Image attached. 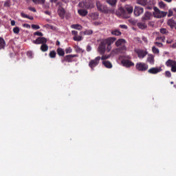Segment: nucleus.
<instances>
[{
  "label": "nucleus",
  "mask_w": 176,
  "mask_h": 176,
  "mask_svg": "<svg viewBox=\"0 0 176 176\" xmlns=\"http://www.w3.org/2000/svg\"><path fill=\"white\" fill-rule=\"evenodd\" d=\"M116 42V37H109L103 41L98 47V52L100 54H104L105 50L107 52H111L112 49V44Z\"/></svg>",
  "instance_id": "1"
},
{
  "label": "nucleus",
  "mask_w": 176,
  "mask_h": 176,
  "mask_svg": "<svg viewBox=\"0 0 176 176\" xmlns=\"http://www.w3.org/2000/svg\"><path fill=\"white\" fill-rule=\"evenodd\" d=\"M126 43L127 41L124 38H119L115 43L117 48L112 50V53L114 54H120L124 53L127 50V47H126Z\"/></svg>",
  "instance_id": "2"
},
{
  "label": "nucleus",
  "mask_w": 176,
  "mask_h": 176,
  "mask_svg": "<svg viewBox=\"0 0 176 176\" xmlns=\"http://www.w3.org/2000/svg\"><path fill=\"white\" fill-rule=\"evenodd\" d=\"M74 57H78V54H69L63 56L61 60V63H74L76 62V59H74Z\"/></svg>",
  "instance_id": "3"
},
{
  "label": "nucleus",
  "mask_w": 176,
  "mask_h": 176,
  "mask_svg": "<svg viewBox=\"0 0 176 176\" xmlns=\"http://www.w3.org/2000/svg\"><path fill=\"white\" fill-rule=\"evenodd\" d=\"M96 8L99 12H101L102 13H106L108 14L109 12H112L111 10L108 9V7L107 6H104L101 4V3L98 1H96Z\"/></svg>",
  "instance_id": "4"
},
{
  "label": "nucleus",
  "mask_w": 176,
  "mask_h": 176,
  "mask_svg": "<svg viewBox=\"0 0 176 176\" xmlns=\"http://www.w3.org/2000/svg\"><path fill=\"white\" fill-rule=\"evenodd\" d=\"M116 14L118 17H122V19H130V16L127 14V12L125 11L124 8L120 7L116 12Z\"/></svg>",
  "instance_id": "5"
},
{
  "label": "nucleus",
  "mask_w": 176,
  "mask_h": 176,
  "mask_svg": "<svg viewBox=\"0 0 176 176\" xmlns=\"http://www.w3.org/2000/svg\"><path fill=\"white\" fill-rule=\"evenodd\" d=\"M101 60V56H97L94 59H92L89 63V67L91 68V71H94V68L100 64V60Z\"/></svg>",
  "instance_id": "6"
},
{
  "label": "nucleus",
  "mask_w": 176,
  "mask_h": 176,
  "mask_svg": "<svg viewBox=\"0 0 176 176\" xmlns=\"http://www.w3.org/2000/svg\"><path fill=\"white\" fill-rule=\"evenodd\" d=\"M135 68L138 69V71L145 72V71H148L149 66L145 63L140 62L135 65Z\"/></svg>",
  "instance_id": "7"
},
{
  "label": "nucleus",
  "mask_w": 176,
  "mask_h": 176,
  "mask_svg": "<svg viewBox=\"0 0 176 176\" xmlns=\"http://www.w3.org/2000/svg\"><path fill=\"white\" fill-rule=\"evenodd\" d=\"M154 11L155 12V17H157V19H162V17L167 16V12L161 11L157 7H154Z\"/></svg>",
  "instance_id": "8"
},
{
  "label": "nucleus",
  "mask_w": 176,
  "mask_h": 176,
  "mask_svg": "<svg viewBox=\"0 0 176 176\" xmlns=\"http://www.w3.org/2000/svg\"><path fill=\"white\" fill-rule=\"evenodd\" d=\"M134 52L136 53V54H138V57L139 58H145L146 54H148V52L144 50L135 49Z\"/></svg>",
  "instance_id": "9"
},
{
  "label": "nucleus",
  "mask_w": 176,
  "mask_h": 176,
  "mask_svg": "<svg viewBox=\"0 0 176 176\" xmlns=\"http://www.w3.org/2000/svg\"><path fill=\"white\" fill-rule=\"evenodd\" d=\"M32 43L34 45H43L47 43V38L45 37H38L36 40H34Z\"/></svg>",
  "instance_id": "10"
},
{
  "label": "nucleus",
  "mask_w": 176,
  "mask_h": 176,
  "mask_svg": "<svg viewBox=\"0 0 176 176\" xmlns=\"http://www.w3.org/2000/svg\"><path fill=\"white\" fill-rule=\"evenodd\" d=\"M152 12H145V13L144 14V15L142 16L141 21H149V20H151L152 19Z\"/></svg>",
  "instance_id": "11"
},
{
  "label": "nucleus",
  "mask_w": 176,
  "mask_h": 176,
  "mask_svg": "<svg viewBox=\"0 0 176 176\" xmlns=\"http://www.w3.org/2000/svg\"><path fill=\"white\" fill-rule=\"evenodd\" d=\"M121 63L126 68H130V67H134V63L127 59H123L121 60Z\"/></svg>",
  "instance_id": "12"
},
{
  "label": "nucleus",
  "mask_w": 176,
  "mask_h": 176,
  "mask_svg": "<svg viewBox=\"0 0 176 176\" xmlns=\"http://www.w3.org/2000/svg\"><path fill=\"white\" fill-rule=\"evenodd\" d=\"M133 13H134L135 16L138 17V16H141V14H142V13H144V8H141L140 6H135Z\"/></svg>",
  "instance_id": "13"
},
{
  "label": "nucleus",
  "mask_w": 176,
  "mask_h": 176,
  "mask_svg": "<svg viewBox=\"0 0 176 176\" xmlns=\"http://www.w3.org/2000/svg\"><path fill=\"white\" fill-rule=\"evenodd\" d=\"M162 71H163L162 67H152L148 70V72L152 75H156V74H159V72H162Z\"/></svg>",
  "instance_id": "14"
},
{
  "label": "nucleus",
  "mask_w": 176,
  "mask_h": 176,
  "mask_svg": "<svg viewBox=\"0 0 176 176\" xmlns=\"http://www.w3.org/2000/svg\"><path fill=\"white\" fill-rule=\"evenodd\" d=\"M146 63H148L150 65H155V56L153 54H148L146 59Z\"/></svg>",
  "instance_id": "15"
},
{
  "label": "nucleus",
  "mask_w": 176,
  "mask_h": 176,
  "mask_svg": "<svg viewBox=\"0 0 176 176\" xmlns=\"http://www.w3.org/2000/svg\"><path fill=\"white\" fill-rule=\"evenodd\" d=\"M137 25L140 30H146L148 28V24H146V21H142L141 22H138Z\"/></svg>",
  "instance_id": "16"
},
{
  "label": "nucleus",
  "mask_w": 176,
  "mask_h": 176,
  "mask_svg": "<svg viewBox=\"0 0 176 176\" xmlns=\"http://www.w3.org/2000/svg\"><path fill=\"white\" fill-rule=\"evenodd\" d=\"M124 9L126 12V14H128V16H130L134 10V8H133V6L131 5H126Z\"/></svg>",
  "instance_id": "17"
},
{
  "label": "nucleus",
  "mask_w": 176,
  "mask_h": 176,
  "mask_svg": "<svg viewBox=\"0 0 176 176\" xmlns=\"http://www.w3.org/2000/svg\"><path fill=\"white\" fill-rule=\"evenodd\" d=\"M58 14L60 19H64L65 17V9L63 7H59L58 8Z\"/></svg>",
  "instance_id": "18"
},
{
  "label": "nucleus",
  "mask_w": 176,
  "mask_h": 176,
  "mask_svg": "<svg viewBox=\"0 0 176 176\" xmlns=\"http://www.w3.org/2000/svg\"><path fill=\"white\" fill-rule=\"evenodd\" d=\"M56 53L60 57H64V56L65 55V51L61 47L57 48Z\"/></svg>",
  "instance_id": "19"
},
{
  "label": "nucleus",
  "mask_w": 176,
  "mask_h": 176,
  "mask_svg": "<svg viewBox=\"0 0 176 176\" xmlns=\"http://www.w3.org/2000/svg\"><path fill=\"white\" fill-rule=\"evenodd\" d=\"M78 14H80V16H82L83 17H85V16H87L89 12H87V10L80 9L78 10Z\"/></svg>",
  "instance_id": "20"
},
{
  "label": "nucleus",
  "mask_w": 176,
  "mask_h": 176,
  "mask_svg": "<svg viewBox=\"0 0 176 176\" xmlns=\"http://www.w3.org/2000/svg\"><path fill=\"white\" fill-rule=\"evenodd\" d=\"M6 47V42L5 41V39L3 38L0 37V50H2V49H5Z\"/></svg>",
  "instance_id": "21"
},
{
  "label": "nucleus",
  "mask_w": 176,
  "mask_h": 176,
  "mask_svg": "<svg viewBox=\"0 0 176 176\" xmlns=\"http://www.w3.org/2000/svg\"><path fill=\"white\" fill-rule=\"evenodd\" d=\"M168 25H169V27H170V28H173L174 27H175L176 25V22L174 19H170L168 22Z\"/></svg>",
  "instance_id": "22"
},
{
  "label": "nucleus",
  "mask_w": 176,
  "mask_h": 176,
  "mask_svg": "<svg viewBox=\"0 0 176 176\" xmlns=\"http://www.w3.org/2000/svg\"><path fill=\"white\" fill-rule=\"evenodd\" d=\"M102 64L106 68L111 69L113 67L112 63L109 60H104Z\"/></svg>",
  "instance_id": "23"
},
{
  "label": "nucleus",
  "mask_w": 176,
  "mask_h": 176,
  "mask_svg": "<svg viewBox=\"0 0 176 176\" xmlns=\"http://www.w3.org/2000/svg\"><path fill=\"white\" fill-rule=\"evenodd\" d=\"M107 3L112 6L113 8L116 6V3H118V0H106Z\"/></svg>",
  "instance_id": "24"
},
{
  "label": "nucleus",
  "mask_w": 176,
  "mask_h": 176,
  "mask_svg": "<svg viewBox=\"0 0 176 176\" xmlns=\"http://www.w3.org/2000/svg\"><path fill=\"white\" fill-rule=\"evenodd\" d=\"M137 3L142 6H148V1L146 0H137Z\"/></svg>",
  "instance_id": "25"
},
{
  "label": "nucleus",
  "mask_w": 176,
  "mask_h": 176,
  "mask_svg": "<svg viewBox=\"0 0 176 176\" xmlns=\"http://www.w3.org/2000/svg\"><path fill=\"white\" fill-rule=\"evenodd\" d=\"M40 50H41V52H47V50H49V46L46 45V43L42 44Z\"/></svg>",
  "instance_id": "26"
},
{
  "label": "nucleus",
  "mask_w": 176,
  "mask_h": 176,
  "mask_svg": "<svg viewBox=\"0 0 176 176\" xmlns=\"http://www.w3.org/2000/svg\"><path fill=\"white\" fill-rule=\"evenodd\" d=\"M81 35H93V30H86L84 32H81Z\"/></svg>",
  "instance_id": "27"
},
{
  "label": "nucleus",
  "mask_w": 176,
  "mask_h": 176,
  "mask_svg": "<svg viewBox=\"0 0 176 176\" xmlns=\"http://www.w3.org/2000/svg\"><path fill=\"white\" fill-rule=\"evenodd\" d=\"M71 28H73L74 30H78L80 31L82 30V25L79 24H74L71 25Z\"/></svg>",
  "instance_id": "28"
},
{
  "label": "nucleus",
  "mask_w": 176,
  "mask_h": 176,
  "mask_svg": "<svg viewBox=\"0 0 176 176\" xmlns=\"http://www.w3.org/2000/svg\"><path fill=\"white\" fill-rule=\"evenodd\" d=\"M111 34L115 35L116 36H120V35H122V32L118 30H115L111 31Z\"/></svg>",
  "instance_id": "29"
},
{
  "label": "nucleus",
  "mask_w": 176,
  "mask_h": 176,
  "mask_svg": "<svg viewBox=\"0 0 176 176\" xmlns=\"http://www.w3.org/2000/svg\"><path fill=\"white\" fill-rule=\"evenodd\" d=\"M21 17H23V19H28L29 20H34V16H30L27 14H25L24 12L21 13Z\"/></svg>",
  "instance_id": "30"
},
{
  "label": "nucleus",
  "mask_w": 176,
  "mask_h": 176,
  "mask_svg": "<svg viewBox=\"0 0 176 176\" xmlns=\"http://www.w3.org/2000/svg\"><path fill=\"white\" fill-rule=\"evenodd\" d=\"M49 56L50 58H56V56H57V52H56V51L54 50L50 51Z\"/></svg>",
  "instance_id": "31"
},
{
  "label": "nucleus",
  "mask_w": 176,
  "mask_h": 176,
  "mask_svg": "<svg viewBox=\"0 0 176 176\" xmlns=\"http://www.w3.org/2000/svg\"><path fill=\"white\" fill-rule=\"evenodd\" d=\"M152 52L154 54H159L160 53V51L159 50V49H157L155 46L152 47Z\"/></svg>",
  "instance_id": "32"
},
{
  "label": "nucleus",
  "mask_w": 176,
  "mask_h": 176,
  "mask_svg": "<svg viewBox=\"0 0 176 176\" xmlns=\"http://www.w3.org/2000/svg\"><path fill=\"white\" fill-rule=\"evenodd\" d=\"M45 0H32V2H34V3L36 5H38V3L43 5V3H45Z\"/></svg>",
  "instance_id": "33"
},
{
  "label": "nucleus",
  "mask_w": 176,
  "mask_h": 176,
  "mask_svg": "<svg viewBox=\"0 0 176 176\" xmlns=\"http://www.w3.org/2000/svg\"><path fill=\"white\" fill-rule=\"evenodd\" d=\"M173 61L171 60V59H169L166 62V65L167 67H173L174 65L173 64Z\"/></svg>",
  "instance_id": "34"
},
{
  "label": "nucleus",
  "mask_w": 176,
  "mask_h": 176,
  "mask_svg": "<svg viewBox=\"0 0 176 176\" xmlns=\"http://www.w3.org/2000/svg\"><path fill=\"white\" fill-rule=\"evenodd\" d=\"M155 41H158L160 42H165L166 36H157Z\"/></svg>",
  "instance_id": "35"
},
{
  "label": "nucleus",
  "mask_w": 176,
  "mask_h": 176,
  "mask_svg": "<svg viewBox=\"0 0 176 176\" xmlns=\"http://www.w3.org/2000/svg\"><path fill=\"white\" fill-rule=\"evenodd\" d=\"M65 53H66V54H69L72 53V48H71V47H68L65 48Z\"/></svg>",
  "instance_id": "36"
},
{
  "label": "nucleus",
  "mask_w": 176,
  "mask_h": 176,
  "mask_svg": "<svg viewBox=\"0 0 176 176\" xmlns=\"http://www.w3.org/2000/svg\"><path fill=\"white\" fill-rule=\"evenodd\" d=\"M14 34H19L20 33V28L19 27H15L12 30Z\"/></svg>",
  "instance_id": "37"
},
{
  "label": "nucleus",
  "mask_w": 176,
  "mask_h": 176,
  "mask_svg": "<svg viewBox=\"0 0 176 176\" xmlns=\"http://www.w3.org/2000/svg\"><path fill=\"white\" fill-rule=\"evenodd\" d=\"M74 41H76V42H80V41H82V36H74Z\"/></svg>",
  "instance_id": "38"
},
{
  "label": "nucleus",
  "mask_w": 176,
  "mask_h": 176,
  "mask_svg": "<svg viewBox=\"0 0 176 176\" xmlns=\"http://www.w3.org/2000/svg\"><path fill=\"white\" fill-rule=\"evenodd\" d=\"M160 33L163 34L164 35H166L168 33V31H167V29H166V28H161Z\"/></svg>",
  "instance_id": "39"
},
{
  "label": "nucleus",
  "mask_w": 176,
  "mask_h": 176,
  "mask_svg": "<svg viewBox=\"0 0 176 176\" xmlns=\"http://www.w3.org/2000/svg\"><path fill=\"white\" fill-rule=\"evenodd\" d=\"M159 6H160V9H164L166 8V3H164V2H163V1H160L159 3Z\"/></svg>",
  "instance_id": "40"
},
{
  "label": "nucleus",
  "mask_w": 176,
  "mask_h": 176,
  "mask_svg": "<svg viewBox=\"0 0 176 176\" xmlns=\"http://www.w3.org/2000/svg\"><path fill=\"white\" fill-rule=\"evenodd\" d=\"M10 0H7L5 3H4V6L5 8H10Z\"/></svg>",
  "instance_id": "41"
},
{
  "label": "nucleus",
  "mask_w": 176,
  "mask_h": 176,
  "mask_svg": "<svg viewBox=\"0 0 176 176\" xmlns=\"http://www.w3.org/2000/svg\"><path fill=\"white\" fill-rule=\"evenodd\" d=\"M91 16L94 20H97V19H98V14L97 13H92L91 14Z\"/></svg>",
  "instance_id": "42"
},
{
  "label": "nucleus",
  "mask_w": 176,
  "mask_h": 176,
  "mask_svg": "<svg viewBox=\"0 0 176 176\" xmlns=\"http://www.w3.org/2000/svg\"><path fill=\"white\" fill-rule=\"evenodd\" d=\"M32 28L33 30H40L41 29V26L38 25L32 24Z\"/></svg>",
  "instance_id": "43"
},
{
  "label": "nucleus",
  "mask_w": 176,
  "mask_h": 176,
  "mask_svg": "<svg viewBox=\"0 0 176 176\" xmlns=\"http://www.w3.org/2000/svg\"><path fill=\"white\" fill-rule=\"evenodd\" d=\"M34 35L36 36H43V33H42L41 32H35L34 33Z\"/></svg>",
  "instance_id": "44"
},
{
  "label": "nucleus",
  "mask_w": 176,
  "mask_h": 176,
  "mask_svg": "<svg viewBox=\"0 0 176 176\" xmlns=\"http://www.w3.org/2000/svg\"><path fill=\"white\" fill-rule=\"evenodd\" d=\"M166 78H171V72L170 71L165 72Z\"/></svg>",
  "instance_id": "45"
},
{
  "label": "nucleus",
  "mask_w": 176,
  "mask_h": 176,
  "mask_svg": "<svg viewBox=\"0 0 176 176\" xmlns=\"http://www.w3.org/2000/svg\"><path fill=\"white\" fill-rule=\"evenodd\" d=\"M155 45H156V46H157V47H163V43H160V42H155L154 43Z\"/></svg>",
  "instance_id": "46"
},
{
  "label": "nucleus",
  "mask_w": 176,
  "mask_h": 176,
  "mask_svg": "<svg viewBox=\"0 0 176 176\" xmlns=\"http://www.w3.org/2000/svg\"><path fill=\"white\" fill-rule=\"evenodd\" d=\"M50 2L51 3H52V5H53V3H55L56 6H57V5H58V0H50Z\"/></svg>",
  "instance_id": "47"
},
{
  "label": "nucleus",
  "mask_w": 176,
  "mask_h": 176,
  "mask_svg": "<svg viewBox=\"0 0 176 176\" xmlns=\"http://www.w3.org/2000/svg\"><path fill=\"white\" fill-rule=\"evenodd\" d=\"M27 56H28V57H30V58H32V52L28 51L27 52Z\"/></svg>",
  "instance_id": "48"
},
{
  "label": "nucleus",
  "mask_w": 176,
  "mask_h": 176,
  "mask_svg": "<svg viewBox=\"0 0 176 176\" xmlns=\"http://www.w3.org/2000/svg\"><path fill=\"white\" fill-rule=\"evenodd\" d=\"M28 9H29L31 12H34V13H35V12H36V9H35V8L29 7Z\"/></svg>",
  "instance_id": "49"
},
{
  "label": "nucleus",
  "mask_w": 176,
  "mask_h": 176,
  "mask_svg": "<svg viewBox=\"0 0 176 176\" xmlns=\"http://www.w3.org/2000/svg\"><path fill=\"white\" fill-rule=\"evenodd\" d=\"M23 27H25V28H31V25L28 23H24Z\"/></svg>",
  "instance_id": "50"
},
{
  "label": "nucleus",
  "mask_w": 176,
  "mask_h": 176,
  "mask_svg": "<svg viewBox=\"0 0 176 176\" xmlns=\"http://www.w3.org/2000/svg\"><path fill=\"white\" fill-rule=\"evenodd\" d=\"M109 58V56H102L101 58H100V59L101 60H107V58Z\"/></svg>",
  "instance_id": "51"
},
{
  "label": "nucleus",
  "mask_w": 176,
  "mask_h": 176,
  "mask_svg": "<svg viewBox=\"0 0 176 176\" xmlns=\"http://www.w3.org/2000/svg\"><path fill=\"white\" fill-rule=\"evenodd\" d=\"M173 16V10H169L168 14V17H171Z\"/></svg>",
  "instance_id": "52"
},
{
  "label": "nucleus",
  "mask_w": 176,
  "mask_h": 176,
  "mask_svg": "<svg viewBox=\"0 0 176 176\" xmlns=\"http://www.w3.org/2000/svg\"><path fill=\"white\" fill-rule=\"evenodd\" d=\"M120 28H123L124 30H127V25H120Z\"/></svg>",
  "instance_id": "53"
},
{
  "label": "nucleus",
  "mask_w": 176,
  "mask_h": 176,
  "mask_svg": "<svg viewBox=\"0 0 176 176\" xmlns=\"http://www.w3.org/2000/svg\"><path fill=\"white\" fill-rule=\"evenodd\" d=\"M171 71L172 72H176V66H172L171 67Z\"/></svg>",
  "instance_id": "54"
},
{
  "label": "nucleus",
  "mask_w": 176,
  "mask_h": 176,
  "mask_svg": "<svg viewBox=\"0 0 176 176\" xmlns=\"http://www.w3.org/2000/svg\"><path fill=\"white\" fill-rule=\"evenodd\" d=\"M87 52H91V46L90 45L87 46Z\"/></svg>",
  "instance_id": "55"
},
{
  "label": "nucleus",
  "mask_w": 176,
  "mask_h": 176,
  "mask_svg": "<svg viewBox=\"0 0 176 176\" xmlns=\"http://www.w3.org/2000/svg\"><path fill=\"white\" fill-rule=\"evenodd\" d=\"M72 35H75V36H76V35H78V32L73 30V31H72Z\"/></svg>",
  "instance_id": "56"
},
{
  "label": "nucleus",
  "mask_w": 176,
  "mask_h": 176,
  "mask_svg": "<svg viewBox=\"0 0 176 176\" xmlns=\"http://www.w3.org/2000/svg\"><path fill=\"white\" fill-rule=\"evenodd\" d=\"M143 42H145V43H148V38L146 37H142Z\"/></svg>",
  "instance_id": "57"
},
{
  "label": "nucleus",
  "mask_w": 176,
  "mask_h": 176,
  "mask_svg": "<svg viewBox=\"0 0 176 176\" xmlns=\"http://www.w3.org/2000/svg\"><path fill=\"white\" fill-rule=\"evenodd\" d=\"M44 13L45 14H47L48 16H50V14H52V12H50V11H45L44 12Z\"/></svg>",
  "instance_id": "58"
},
{
  "label": "nucleus",
  "mask_w": 176,
  "mask_h": 176,
  "mask_svg": "<svg viewBox=\"0 0 176 176\" xmlns=\"http://www.w3.org/2000/svg\"><path fill=\"white\" fill-rule=\"evenodd\" d=\"M146 9H148V10H152V6H147Z\"/></svg>",
  "instance_id": "59"
},
{
  "label": "nucleus",
  "mask_w": 176,
  "mask_h": 176,
  "mask_svg": "<svg viewBox=\"0 0 176 176\" xmlns=\"http://www.w3.org/2000/svg\"><path fill=\"white\" fill-rule=\"evenodd\" d=\"M11 25H12V26L16 25V21L14 20L11 21Z\"/></svg>",
  "instance_id": "60"
},
{
  "label": "nucleus",
  "mask_w": 176,
  "mask_h": 176,
  "mask_svg": "<svg viewBox=\"0 0 176 176\" xmlns=\"http://www.w3.org/2000/svg\"><path fill=\"white\" fill-rule=\"evenodd\" d=\"M166 43H168V44L173 43V40H171V39H168V40L166 41Z\"/></svg>",
  "instance_id": "61"
},
{
  "label": "nucleus",
  "mask_w": 176,
  "mask_h": 176,
  "mask_svg": "<svg viewBox=\"0 0 176 176\" xmlns=\"http://www.w3.org/2000/svg\"><path fill=\"white\" fill-rule=\"evenodd\" d=\"M170 47H172L173 49H175V47H176V43H173Z\"/></svg>",
  "instance_id": "62"
},
{
  "label": "nucleus",
  "mask_w": 176,
  "mask_h": 176,
  "mask_svg": "<svg viewBox=\"0 0 176 176\" xmlns=\"http://www.w3.org/2000/svg\"><path fill=\"white\" fill-rule=\"evenodd\" d=\"M56 46H60V42L58 41H56Z\"/></svg>",
  "instance_id": "63"
},
{
  "label": "nucleus",
  "mask_w": 176,
  "mask_h": 176,
  "mask_svg": "<svg viewBox=\"0 0 176 176\" xmlns=\"http://www.w3.org/2000/svg\"><path fill=\"white\" fill-rule=\"evenodd\" d=\"M164 1H165V2H168V3H170V2H171L173 0H164Z\"/></svg>",
  "instance_id": "64"
}]
</instances>
